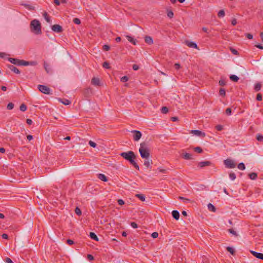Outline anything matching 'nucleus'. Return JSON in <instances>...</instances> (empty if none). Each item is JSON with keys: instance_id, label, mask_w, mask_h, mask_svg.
Masks as SVG:
<instances>
[{"instance_id": "nucleus-1", "label": "nucleus", "mask_w": 263, "mask_h": 263, "mask_svg": "<svg viewBox=\"0 0 263 263\" xmlns=\"http://www.w3.org/2000/svg\"><path fill=\"white\" fill-rule=\"evenodd\" d=\"M120 156H122L127 161H128L130 162V163L132 164L136 169L139 170V167L138 165L135 161L136 156L133 151L122 152L120 154Z\"/></svg>"}, {"instance_id": "nucleus-2", "label": "nucleus", "mask_w": 263, "mask_h": 263, "mask_svg": "<svg viewBox=\"0 0 263 263\" xmlns=\"http://www.w3.org/2000/svg\"><path fill=\"white\" fill-rule=\"evenodd\" d=\"M30 28L31 31L36 34H39L42 33L41 23L37 20L35 19L31 22Z\"/></svg>"}, {"instance_id": "nucleus-3", "label": "nucleus", "mask_w": 263, "mask_h": 263, "mask_svg": "<svg viewBox=\"0 0 263 263\" xmlns=\"http://www.w3.org/2000/svg\"><path fill=\"white\" fill-rule=\"evenodd\" d=\"M139 151L142 158L147 159L149 158V152L146 148V143L145 142H142L140 144V147Z\"/></svg>"}, {"instance_id": "nucleus-4", "label": "nucleus", "mask_w": 263, "mask_h": 263, "mask_svg": "<svg viewBox=\"0 0 263 263\" xmlns=\"http://www.w3.org/2000/svg\"><path fill=\"white\" fill-rule=\"evenodd\" d=\"M225 166L228 168H234L236 166V163L230 159H227L223 161Z\"/></svg>"}, {"instance_id": "nucleus-5", "label": "nucleus", "mask_w": 263, "mask_h": 263, "mask_svg": "<svg viewBox=\"0 0 263 263\" xmlns=\"http://www.w3.org/2000/svg\"><path fill=\"white\" fill-rule=\"evenodd\" d=\"M39 90L44 94L48 95L50 93V89L49 87L43 85H38Z\"/></svg>"}, {"instance_id": "nucleus-6", "label": "nucleus", "mask_w": 263, "mask_h": 263, "mask_svg": "<svg viewBox=\"0 0 263 263\" xmlns=\"http://www.w3.org/2000/svg\"><path fill=\"white\" fill-rule=\"evenodd\" d=\"M132 133L134 134L133 139L135 141H138L141 138L142 134L140 131L134 130Z\"/></svg>"}, {"instance_id": "nucleus-7", "label": "nucleus", "mask_w": 263, "mask_h": 263, "mask_svg": "<svg viewBox=\"0 0 263 263\" xmlns=\"http://www.w3.org/2000/svg\"><path fill=\"white\" fill-rule=\"evenodd\" d=\"M185 44L186 46H187L188 47H189L190 48H195L198 50H199L197 45L195 43H194L192 41H188V40L185 41Z\"/></svg>"}, {"instance_id": "nucleus-8", "label": "nucleus", "mask_w": 263, "mask_h": 263, "mask_svg": "<svg viewBox=\"0 0 263 263\" xmlns=\"http://www.w3.org/2000/svg\"><path fill=\"white\" fill-rule=\"evenodd\" d=\"M52 30L57 33H60L63 31V28L60 25L55 24L52 26Z\"/></svg>"}, {"instance_id": "nucleus-9", "label": "nucleus", "mask_w": 263, "mask_h": 263, "mask_svg": "<svg viewBox=\"0 0 263 263\" xmlns=\"http://www.w3.org/2000/svg\"><path fill=\"white\" fill-rule=\"evenodd\" d=\"M191 133L200 137H204L205 134L199 130H192Z\"/></svg>"}, {"instance_id": "nucleus-10", "label": "nucleus", "mask_w": 263, "mask_h": 263, "mask_svg": "<svg viewBox=\"0 0 263 263\" xmlns=\"http://www.w3.org/2000/svg\"><path fill=\"white\" fill-rule=\"evenodd\" d=\"M8 61L12 64L16 65L17 66H20L21 60L10 58L8 59Z\"/></svg>"}, {"instance_id": "nucleus-11", "label": "nucleus", "mask_w": 263, "mask_h": 263, "mask_svg": "<svg viewBox=\"0 0 263 263\" xmlns=\"http://www.w3.org/2000/svg\"><path fill=\"white\" fill-rule=\"evenodd\" d=\"M251 254L256 258L263 260V254L261 253L256 252L254 251H251Z\"/></svg>"}, {"instance_id": "nucleus-12", "label": "nucleus", "mask_w": 263, "mask_h": 263, "mask_svg": "<svg viewBox=\"0 0 263 263\" xmlns=\"http://www.w3.org/2000/svg\"><path fill=\"white\" fill-rule=\"evenodd\" d=\"M91 84L95 86H100V79L98 78L93 77L91 80Z\"/></svg>"}, {"instance_id": "nucleus-13", "label": "nucleus", "mask_w": 263, "mask_h": 263, "mask_svg": "<svg viewBox=\"0 0 263 263\" xmlns=\"http://www.w3.org/2000/svg\"><path fill=\"white\" fill-rule=\"evenodd\" d=\"M211 164V162L209 161H202L198 163V166L200 167H203L206 166H209Z\"/></svg>"}, {"instance_id": "nucleus-14", "label": "nucleus", "mask_w": 263, "mask_h": 263, "mask_svg": "<svg viewBox=\"0 0 263 263\" xmlns=\"http://www.w3.org/2000/svg\"><path fill=\"white\" fill-rule=\"evenodd\" d=\"M8 68L13 72L16 74H20V71L19 69L13 65H10L8 66Z\"/></svg>"}, {"instance_id": "nucleus-15", "label": "nucleus", "mask_w": 263, "mask_h": 263, "mask_svg": "<svg viewBox=\"0 0 263 263\" xmlns=\"http://www.w3.org/2000/svg\"><path fill=\"white\" fill-rule=\"evenodd\" d=\"M182 157L183 159L185 160H192L193 159V156L192 154L189 153H183L182 154Z\"/></svg>"}, {"instance_id": "nucleus-16", "label": "nucleus", "mask_w": 263, "mask_h": 263, "mask_svg": "<svg viewBox=\"0 0 263 263\" xmlns=\"http://www.w3.org/2000/svg\"><path fill=\"white\" fill-rule=\"evenodd\" d=\"M144 41L149 45H151L153 43V39L149 36H146L144 38Z\"/></svg>"}, {"instance_id": "nucleus-17", "label": "nucleus", "mask_w": 263, "mask_h": 263, "mask_svg": "<svg viewBox=\"0 0 263 263\" xmlns=\"http://www.w3.org/2000/svg\"><path fill=\"white\" fill-rule=\"evenodd\" d=\"M179 213L178 211H176V210H174L172 211V216L173 217V218L176 219V220H178L179 219Z\"/></svg>"}, {"instance_id": "nucleus-18", "label": "nucleus", "mask_w": 263, "mask_h": 263, "mask_svg": "<svg viewBox=\"0 0 263 263\" xmlns=\"http://www.w3.org/2000/svg\"><path fill=\"white\" fill-rule=\"evenodd\" d=\"M44 68H45L46 71L47 73H49V72H50L51 71V69L49 65L47 62H44Z\"/></svg>"}, {"instance_id": "nucleus-19", "label": "nucleus", "mask_w": 263, "mask_h": 263, "mask_svg": "<svg viewBox=\"0 0 263 263\" xmlns=\"http://www.w3.org/2000/svg\"><path fill=\"white\" fill-rule=\"evenodd\" d=\"M43 16L45 18V20L47 21V23L51 24V21L50 20V17L49 16L48 13L47 12H44L43 14Z\"/></svg>"}, {"instance_id": "nucleus-20", "label": "nucleus", "mask_w": 263, "mask_h": 263, "mask_svg": "<svg viewBox=\"0 0 263 263\" xmlns=\"http://www.w3.org/2000/svg\"><path fill=\"white\" fill-rule=\"evenodd\" d=\"M152 161L151 160H149L148 158L145 159V160L144 162V165L147 167L148 168L151 166V164H152Z\"/></svg>"}, {"instance_id": "nucleus-21", "label": "nucleus", "mask_w": 263, "mask_h": 263, "mask_svg": "<svg viewBox=\"0 0 263 263\" xmlns=\"http://www.w3.org/2000/svg\"><path fill=\"white\" fill-rule=\"evenodd\" d=\"M90 237L96 241H99L98 237L96 235V234L93 232H90L89 234Z\"/></svg>"}, {"instance_id": "nucleus-22", "label": "nucleus", "mask_w": 263, "mask_h": 263, "mask_svg": "<svg viewBox=\"0 0 263 263\" xmlns=\"http://www.w3.org/2000/svg\"><path fill=\"white\" fill-rule=\"evenodd\" d=\"M59 101L62 103L64 105H69L70 104V101L68 100V99H59Z\"/></svg>"}, {"instance_id": "nucleus-23", "label": "nucleus", "mask_w": 263, "mask_h": 263, "mask_svg": "<svg viewBox=\"0 0 263 263\" xmlns=\"http://www.w3.org/2000/svg\"><path fill=\"white\" fill-rule=\"evenodd\" d=\"M98 178L100 179L102 181H103L104 182H106L107 181L106 177L102 174H98Z\"/></svg>"}, {"instance_id": "nucleus-24", "label": "nucleus", "mask_w": 263, "mask_h": 263, "mask_svg": "<svg viewBox=\"0 0 263 263\" xmlns=\"http://www.w3.org/2000/svg\"><path fill=\"white\" fill-rule=\"evenodd\" d=\"M208 210L210 211L215 212L216 211L215 207L211 203H209L208 204Z\"/></svg>"}, {"instance_id": "nucleus-25", "label": "nucleus", "mask_w": 263, "mask_h": 263, "mask_svg": "<svg viewBox=\"0 0 263 263\" xmlns=\"http://www.w3.org/2000/svg\"><path fill=\"white\" fill-rule=\"evenodd\" d=\"M230 79L231 81L235 82H237L239 80V78L237 76L234 74L231 75L230 77Z\"/></svg>"}, {"instance_id": "nucleus-26", "label": "nucleus", "mask_w": 263, "mask_h": 263, "mask_svg": "<svg viewBox=\"0 0 263 263\" xmlns=\"http://www.w3.org/2000/svg\"><path fill=\"white\" fill-rule=\"evenodd\" d=\"M126 38L129 42L133 43L134 45H136V40L133 38L132 36L129 35H126Z\"/></svg>"}, {"instance_id": "nucleus-27", "label": "nucleus", "mask_w": 263, "mask_h": 263, "mask_svg": "<svg viewBox=\"0 0 263 263\" xmlns=\"http://www.w3.org/2000/svg\"><path fill=\"white\" fill-rule=\"evenodd\" d=\"M249 178L252 180H255L257 178V174L255 173H251L249 174Z\"/></svg>"}, {"instance_id": "nucleus-28", "label": "nucleus", "mask_w": 263, "mask_h": 263, "mask_svg": "<svg viewBox=\"0 0 263 263\" xmlns=\"http://www.w3.org/2000/svg\"><path fill=\"white\" fill-rule=\"evenodd\" d=\"M136 196L142 201H144L145 200V196L143 194H136Z\"/></svg>"}, {"instance_id": "nucleus-29", "label": "nucleus", "mask_w": 263, "mask_h": 263, "mask_svg": "<svg viewBox=\"0 0 263 263\" xmlns=\"http://www.w3.org/2000/svg\"><path fill=\"white\" fill-rule=\"evenodd\" d=\"M256 139L258 141L262 142L263 143V136L260 134H257L256 136Z\"/></svg>"}, {"instance_id": "nucleus-30", "label": "nucleus", "mask_w": 263, "mask_h": 263, "mask_svg": "<svg viewBox=\"0 0 263 263\" xmlns=\"http://www.w3.org/2000/svg\"><path fill=\"white\" fill-rule=\"evenodd\" d=\"M261 85L260 83H256L254 86V90L256 91H258L261 89Z\"/></svg>"}, {"instance_id": "nucleus-31", "label": "nucleus", "mask_w": 263, "mask_h": 263, "mask_svg": "<svg viewBox=\"0 0 263 263\" xmlns=\"http://www.w3.org/2000/svg\"><path fill=\"white\" fill-rule=\"evenodd\" d=\"M217 15L219 17H223L225 15V12L223 10H221L218 12Z\"/></svg>"}, {"instance_id": "nucleus-32", "label": "nucleus", "mask_w": 263, "mask_h": 263, "mask_svg": "<svg viewBox=\"0 0 263 263\" xmlns=\"http://www.w3.org/2000/svg\"><path fill=\"white\" fill-rule=\"evenodd\" d=\"M238 168L240 170H244L246 168L243 163L241 162L238 165Z\"/></svg>"}, {"instance_id": "nucleus-33", "label": "nucleus", "mask_w": 263, "mask_h": 263, "mask_svg": "<svg viewBox=\"0 0 263 263\" xmlns=\"http://www.w3.org/2000/svg\"><path fill=\"white\" fill-rule=\"evenodd\" d=\"M28 66L29 65V62L21 60L20 66Z\"/></svg>"}, {"instance_id": "nucleus-34", "label": "nucleus", "mask_w": 263, "mask_h": 263, "mask_svg": "<svg viewBox=\"0 0 263 263\" xmlns=\"http://www.w3.org/2000/svg\"><path fill=\"white\" fill-rule=\"evenodd\" d=\"M28 66L29 65V62L21 60L20 66Z\"/></svg>"}, {"instance_id": "nucleus-35", "label": "nucleus", "mask_w": 263, "mask_h": 263, "mask_svg": "<svg viewBox=\"0 0 263 263\" xmlns=\"http://www.w3.org/2000/svg\"><path fill=\"white\" fill-rule=\"evenodd\" d=\"M229 177L231 180H234L236 179V175L234 173H231L229 174Z\"/></svg>"}, {"instance_id": "nucleus-36", "label": "nucleus", "mask_w": 263, "mask_h": 263, "mask_svg": "<svg viewBox=\"0 0 263 263\" xmlns=\"http://www.w3.org/2000/svg\"><path fill=\"white\" fill-rule=\"evenodd\" d=\"M227 250L228 252H229L231 254L233 255L234 254V250L233 248L230 247H228L227 248Z\"/></svg>"}, {"instance_id": "nucleus-37", "label": "nucleus", "mask_w": 263, "mask_h": 263, "mask_svg": "<svg viewBox=\"0 0 263 263\" xmlns=\"http://www.w3.org/2000/svg\"><path fill=\"white\" fill-rule=\"evenodd\" d=\"M219 84L220 86H224L226 84V82L223 79H221L219 81Z\"/></svg>"}, {"instance_id": "nucleus-38", "label": "nucleus", "mask_w": 263, "mask_h": 263, "mask_svg": "<svg viewBox=\"0 0 263 263\" xmlns=\"http://www.w3.org/2000/svg\"><path fill=\"white\" fill-rule=\"evenodd\" d=\"M219 95L221 96H224L226 95V91L223 88H221L219 89Z\"/></svg>"}, {"instance_id": "nucleus-39", "label": "nucleus", "mask_w": 263, "mask_h": 263, "mask_svg": "<svg viewBox=\"0 0 263 263\" xmlns=\"http://www.w3.org/2000/svg\"><path fill=\"white\" fill-rule=\"evenodd\" d=\"M168 111V109L167 107L164 106L161 108V112L163 114H166Z\"/></svg>"}, {"instance_id": "nucleus-40", "label": "nucleus", "mask_w": 263, "mask_h": 263, "mask_svg": "<svg viewBox=\"0 0 263 263\" xmlns=\"http://www.w3.org/2000/svg\"><path fill=\"white\" fill-rule=\"evenodd\" d=\"M75 213L78 215H81L82 214L81 210L78 207H77L75 209Z\"/></svg>"}, {"instance_id": "nucleus-41", "label": "nucleus", "mask_w": 263, "mask_h": 263, "mask_svg": "<svg viewBox=\"0 0 263 263\" xmlns=\"http://www.w3.org/2000/svg\"><path fill=\"white\" fill-rule=\"evenodd\" d=\"M179 199L182 200L184 203H187L190 201V199L183 197H179Z\"/></svg>"}, {"instance_id": "nucleus-42", "label": "nucleus", "mask_w": 263, "mask_h": 263, "mask_svg": "<svg viewBox=\"0 0 263 263\" xmlns=\"http://www.w3.org/2000/svg\"><path fill=\"white\" fill-rule=\"evenodd\" d=\"M20 108L21 111H25L27 109V107L24 104H22L20 106Z\"/></svg>"}, {"instance_id": "nucleus-43", "label": "nucleus", "mask_w": 263, "mask_h": 263, "mask_svg": "<svg viewBox=\"0 0 263 263\" xmlns=\"http://www.w3.org/2000/svg\"><path fill=\"white\" fill-rule=\"evenodd\" d=\"M13 107H14V104L12 103H9L7 105V109H9V110L12 109L13 108Z\"/></svg>"}, {"instance_id": "nucleus-44", "label": "nucleus", "mask_w": 263, "mask_h": 263, "mask_svg": "<svg viewBox=\"0 0 263 263\" xmlns=\"http://www.w3.org/2000/svg\"><path fill=\"white\" fill-rule=\"evenodd\" d=\"M73 22L76 24L79 25L81 23V21L78 18H74L73 20Z\"/></svg>"}, {"instance_id": "nucleus-45", "label": "nucleus", "mask_w": 263, "mask_h": 263, "mask_svg": "<svg viewBox=\"0 0 263 263\" xmlns=\"http://www.w3.org/2000/svg\"><path fill=\"white\" fill-rule=\"evenodd\" d=\"M194 150L195 152L198 153H201L202 152V149L200 147H196L194 148Z\"/></svg>"}, {"instance_id": "nucleus-46", "label": "nucleus", "mask_w": 263, "mask_h": 263, "mask_svg": "<svg viewBox=\"0 0 263 263\" xmlns=\"http://www.w3.org/2000/svg\"><path fill=\"white\" fill-rule=\"evenodd\" d=\"M103 67L105 68L108 69L110 68L109 64L108 62H105L103 64Z\"/></svg>"}, {"instance_id": "nucleus-47", "label": "nucleus", "mask_w": 263, "mask_h": 263, "mask_svg": "<svg viewBox=\"0 0 263 263\" xmlns=\"http://www.w3.org/2000/svg\"><path fill=\"white\" fill-rule=\"evenodd\" d=\"M128 80V78L127 76L122 77L121 78V81L122 82H126Z\"/></svg>"}, {"instance_id": "nucleus-48", "label": "nucleus", "mask_w": 263, "mask_h": 263, "mask_svg": "<svg viewBox=\"0 0 263 263\" xmlns=\"http://www.w3.org/2000/svg\"><path fill=\"white\" fill-rule=\"evenodd\" d=\"M215 128L218 131H221L223 129V126L221 125H217L215 126Z\"/></svg>"}, {"instance_id": "nucleus-49", "label": "nucleus", "mask_w": 263, "mask_h": 263, "mask_svg": "<svg viewBox=\"0 0 263 263\" xmlns=\"http://www.w3.org/2000/svg\"><path fill=\"white\" fill-rule=\"evenodd\" d=\"M89 144L90 145V146H91L92 147H96L97 146V144L95 142H94L93 141H91V140L89 141Z\"/></svg>"}, {"instance_id": "nucleus-50", "label": "nucleus", "mask_w": 263, "mask_h": 263, "mask_svg": "<svg viewBox=\"0 0 263 263\" xmlns=\"http://www.w3.org/2000/svg\"><path fill=\"white\" fill-rule=\"evenodd\" d=\"M226 113L227 115L230 116L231 115L232 110L230 108H228L226 110Z\"/></svg>"}, {"instance_id": "nucleus-51", "label": "nucleus", "mask_w": 263, "mask_h": 263, "mask_svg": "<svg viewBox=\"0 0 263 263\" xmlns=\"http://www.w3.org/2000/svg\"><path fill=\"white\" fill-rule=\"evenodd\" d=\"M174 16V13L172 11H170L167 12V16L170 18L173 17Z\"/></svg>"}, {"instance_id": "nucleus-52", "label": "nucleus", "mask_w": 263, "mask_h": 263, "mask_svg": "<svg viewBox=\"0 0 263 263\" xmlns=\"http://www.w3.org/2000/svg\"><path fill=\"white\" fill-rule=\"evenodd\" d=\"M110 49V47L107 45H104L103 46V49L105 51H108Z\"/></svg>"}, {"instance_id": "nucleus-53", "label": "nucleus", "mask_w": 263, "mask_h": 263, "mask_svg": "<svg viewBox=\"0 0 263 263\" xmlns=\"http://www.w3.org/2000/svg\"><path fill=\"white\" fill-rule=\"evenodd\" d=\"M256 100L259 101L262 100V95L260 93H258L257 95Z\"/></svg>"}, {"instance_id": "nucleus-54", "label": "nucleus", "mask_w": 263, "mask_h": 263, "mask_svg": "<svg viewBox=\"0 0 263 263\" xmlns=\"http://www.w3.org/2000/svg\"><path fill=\"white\" fill-rule=\"evenodd\" d=\"M229 232L232 234L233 235L237 236V233L236 232V231H235L233 229H229Z\"/></svg>"}, {"instance_id": "nucleus-55", "label": "nucleus", "mask_w": 263, "mask_h": 263, "mask_svg": "<svg viewBox=\"0 0 263 263\" xmlns=\"http://www.w3.org/2000/svg\"><path fill=\"white\" fill-rule=\"evenodd\" d=\"M151 236L153 238H156L158 237V233L157 232H153Z\"/></svg>"}, {"instance_id": "nucleus-56", "label": "nucleus", "mask_w": 263, "mask_h": 263, "mask_svg": "<svg viewBox=\"0 0 263 263\" xmlns=\"http://www.w3.org/2000/svg\"><path fill=\"white\" fill-rule=\"evenodd\" d=\"M130 226H132V228L134 229L137 228L138 227L137 224L135 222H132L130 223Z\"/></svg>"}, {"instance_id": "nucleus-57", "label": "nucleus", "mask_w": 263, "mask_h": 263, "mask_svg": "<svg viewBox=\"0 0 263 263\" xmlns=\"http://www.w3.org/2000/svg\"><path fill=\"white\" fill-rule=\"evenodd\" d=\"M29 65L31 66H36L37 64V63L36 61H30L29 62Z\"/></svg>"}, {"instance_id": "nucleus-58", "label": "nucleus", "mask_w": 263, "mask_h": 263, "mask_svg": "<svg viewBox=\"0 0 263 263\" xmlns=\"http://www.w3.org/2000/svg\"><path fill=\"white\" fill-rule=\"evenodd\" d=\"M246 37H247L248 39H250V40H251V39H253V35H252V34H250V33H247V34H246Z\"/></svg>"}, {"instance_id": "nucleus-59", "label": "nucleus", "mask_w": 263, "mask_h": 263, "mask_svg": "<svg viewBox=\"0 0 263 263\" xmlns=\"http://www.w3.org/2000/svg\"><path fill=\"white\" fill-rule=\"evenodd\" d=\"M5 261L7 263H13V262L12 261V260L10 258H8V257H7L5 259Z\"/></svg>"}, {"instance_id": "nucleus-60", "label": "nucleus", "mask_w": 263, "mask_h": 263, "mask_svg": "<svg viewBox=\"0 0 263 263\" xmlns=\"http://www.w3.org/2000/svg\"><path fill=\"white\" fill-rule=\"evenodd\" d=\"M159 172L165 174L167 173V170L165 169L158 168Z\"/></svg>"}, {"instance_id": "nucleus-61", "label": "nucleus", "mask_w": 263, "mask_h": 263, "mask_svg": "<svg viewBox=\"0 0 263 263\" xmlns=\"http://www.w3.org/2000/svg\"><path fill=\"white\" fill-rule=\"evenodd\" d=\"M67 243L69 245H72L74 243V241L71 239H67Z\"/></svg>"}, {"instance_id": "nucleus-62", "label": "nucleus", "mask_w": 263, "mask_h": 263, "mask_svg": "<svg viewBox=\"0 0 263 263\" xmlns=\"http://www.w3.org/2000/svg\"><path fill=\"white\" fill-rule=\"evenodd\" d=\"M118 203L119 205H122L124 204V201L122 199H119L118 200Z\"/></svg>"}, {"instance_id": "nucleus-63", "label": "nucleus", "mask_w": 263, "mask_h": 263, "mask_svg": "<svg viewBox=\"0 0 263 263\" xmlns=\"http://www.w3.org/2000/svg\"><path fill=\"white\" fill-rule=\"evenodd\" d=\"M231 51L234 55H237L238 54V52L236 49H232Z\"/></svg>"}, {"instance_id": "nucleus-64", "label": "nucleus", "mask_w": 263, "mask_h": 263, "mask_svg": "<svg viewBox=\"0 0 263 263\" xmlns=\"http://www.w3.org/2000/svg\"><path fill=\"white\" fill-rule=\"evenodd\" d=\"M2 237L3 239H7L8 238V235L7 234H3Z\"/></svg>"}]
</instances>
